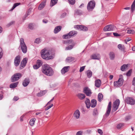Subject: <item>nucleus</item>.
Returning <instances> with one entry per match:
<instances>
[{
	"mask_svg": "<svg viewBox=\"0 0 135 135\" xmlns=\"http://www.w3.org/2000/svg\"><path fill=\"white\" fill-rule=\"evenodd\" d=\"M41 71L43 74L48 76H52L54 74L52 68L47 64H44L42 65Z\"/></svg>",
	"mask_w": 135,
	"mask_h": 135,
	"instance_id": "nucleus-1",
	"label": "nucleus"
},
{
	"mask_svg": "<svg viewBox=\"0 0 135 135\" xmlns=\"http://www.w3.org/2000/svg\"><path fill=\"white\" fill-rule=\"evenodd\" d=\"M52 55L51 51L47 50H43L41 52V57L46 60L52 59L53 57L52 56Z\"/></svg>",
	"mask_w": 135,
	"mask_h": 135,
	"instance_id": "nucleus-2",
	"label": "nucleus"
},
{
	"mask_svg": "<svg viewBox=\"0 0 135 135\" xmlns=\"http://www.w3.org/2000/svg\"><path fill=\"white\" fill-rule=\"evenodd\" d=\"M123 75H120L118 80L114 82V85L117 87L121 86L123 84Z\"/></svg>",
	"mask_w": 135,
	"mask_h": 135,
	"instance_id": "nucleus-3",
	"label": "nucleus"
},
{
	"mask_svg": "<svg viewBox=\"0 0 135 135\" xmlns=\"http://www.w3.org/2000/svg\"><path fill=\"white\" fill-rule=\"evenodd\" d=\"M20 47L21 48L22 52L26 53L27 51V47L24 42L23 38H21L20 39Z\"/></svg>",
	"mask_w": 135,
	"mask_h": 135,
	"instance_id": "nucleus-4",
	"label": "nucleus"
},
{
	"mask_svg": "<svg viewBox=\"0 0 135 135\" xmlns=\"http://www.w3.org/2000/svg\"><path fill=\"white\" fill-rule=\"evenodd\" d=\"M112 103L111 102H109L105 113L103 116V118L104 119L108 117L110 113L111 107Z\"/></svg>",
	"mask_w": 135,
	"mask_h": 135,
	"instance_id": "nucleus-5",
	"label": "nucleus"
},
{
	"mask_svg": "<svg viewBox=\"0 0 135 135\" xmlns=\"http://www.w3.org/2000/svg\"><path fill=\"white\" fill-rule=\"evenodd\" d=\"M95 5V2L94 1H91L88 3L87 9L89 11H92L94 8Z\"/></svg>",
	"mask_w": 135,
	"mask_h": 135,
	"instance_id": "nucleus-6",
	"label": "nucleus"
},
{
	"mask_svg": "<svg viewBox=\"0 0 135 135\" xmlns=\"http://www.w3.org/2000/svg\"><path fill=\"white\" fill-rule=\"evenodd\" d=\"M77 32L75 31H70L69 33L65 35L62 36V37L64 39L69 38L72 36H74L77 34Z\"/></svg>",
	"mask_w": 135,
	"mask_h": 135,
	"instance_id": "nucleus-7",
	"label": "nucleus"
},
{
	"mask_svg": "<svg viewBox=\"0 0 135 135\" xmlns=\"http://www.w3.org/2000/svg\"><path fill=\"white\" fill-rule=\"evenodd\" d=\"M22 76V74L20 73H17L15 74L11 78L12 82H15L17 81Z\"/></svg>",
	"mask_w": 135,
	"mask_h": 135,
	"instance_id": "nucleus-8",
	"label": "nucleus"
},
{
	"mask_svg": "<svg viewBox=\"0 0 135 135\" xmlns=\"http://www.w3.org/2000/svg\"><path fill=\"white\" fill-rule=\"evenodd\" d=\"M120 104V100L119 99L116 100L113 103V109L114 111H116L118 108Z\"/></svg>",
	"mask_w": 135,
	"mask_h": 135,
	"instance_id": "nucleus-9",
	"label": "nucleus"
},
{
	"mask_svg": "<svg viewBox=\"0 0 135 135\" xmlns=\"http://www.w3.org/2000/svg\"><path fill=\"white\" fill-rule=\"evenodd\" d=\"M114 28V26L113 25H110L106 26L104 28V31H113Z\"/></svg>",
	"mask_w": 135,
	"mask_h": 135,
	"instance_id": "nucleus-10",
	"label": "nucleus"
},
{
	"mask_svg": "<svg viewBox=\"0 0 135 135\" xmlns=\"http://www.w3.org/2000/svg\"><path fill=\"white\" fill-rule=\"evenodd\" d=\"M125 102L128 104L131 105L134 104L135 101L132 98L128 97L125 100Z\"/></svg>",
	"mask_w": 135,
	"mask_h": 135,
	"instance_id": "nucleus-11",
	"label": "nucleus"
},
{
	"mask_svg": "<svg viewBox=\"0 0 135 135\" xmlns=\"http://www.w3.org/2000/svg\"><path fill=\"white\" fill-rule=\"evenodd\" d=\"M83 92L88 96H90L92 94L91 90L88 87H85L84 89Z\"/></svg>",
	"mask_w": 135,
	"mask_h": 135,
	"instance_id": "nucleus-12",
	"label": "nucleus"
},
{
	"mask_svg": "<svg viewBox=\"0 0 135 135\" xmlns=\"http://www.w3.org/2000/svg\"><path fill=\"white\" fill-rule=\"evenodd\" d=\"M74 27L76 28L78 30L84 31H86L88 30V28L87 27L82 25H77L75 26Z\"/></svg>",
	"mask_w": 135,
	"mask_h": 135,
	"instance_id": "nucleus-13",
	"label": "nucleus"
},
{
	"mask_svg": "<svg viewBox=\"0 0 135 135\" xmlns=\"http://www.w3.org/2000/svg\"><path fill=\"white\" fill-rule=\"evenodd\" d=\"M20 56L18 55L15 58L14 63L15 66H17L19 65L20 61Z\"/></svg>",
	"mask_w": 135,
	"mask_h": 135,
	"instance_id": "nucleus-14",
	"label": "nucleus"
},
{
	"mask_svg": "<svg viewBox=\"0 0 135 135\" xmlns=\"http://www.w3.org/2000/svg\"><path fill=\"white\" fill-rule=\"evenodd\" d=\"M101 81L99 79H97L95 81V85L97 88H99L101 84Z\"/></svg>",
	"mask_w": 135,
	"mask_h": 135,
	"instance_id": "nucleus-15",
	"label": "nucleus"
},
{
	"mask_svg": "<svg viewBox=\"0 0 135 135\" xmlns=\"http://www.w3.org/2000/svg\"><path fill=\"white\" fill-rule=\"evenodd\" d=\"M80 115V113L78 110H76L74 114V117L76 119H78Z\"/></svg>",
	"mask_w": 135,
	"mask_h": 135,
	"instance_id": "nucleus-16",
	"label": "nucleus"
},
{
	"mask_svg": "<svg viewBox=\"0 0 135 135\" xmlns=\"http://www.w3.org/2000/svg\"><path fill=\"white\" fill-rule=\"evenodd\" d=\"M30 83V80L28 78H25L22 82V85L24 87L27 86Z\"/></svg>",
	"mask_w": 135,
	"mask_h": 135,
	"instance_id": "nucleus-17",
	"label": "nucleus"
},
{
	"mask_svg": "<svg viewBox=\"0 0 135 135\" xmlns=\"http://www.w3.org/2000/svg\"><path fill=\"white\" fill-rule=\"evenodd\" d=\"M69 66L64 67L61 70V72L62 74H64L65 73L68 72L69 70Z\"/></svg>",
	"mask_w": 135,
	"mask_h": 135,
	"instance_id": "nucleus-18",
	"label": "nucleus"
},
{
	"mask_svg": "<svg viewBox=\"0 0 135 135\" xmlns=\"http://www.w3.org/2000/svg\"><path fill=\"white\" fill-rule=\"evenodd\" d=\"M90 58L91 59L99 60L100 58V55L99 54H93L91 56Z\"/></svg>",
	"mask_w": 135,
	"mask_h": 135,
	"instance_id": "nucleus-19",
	"label": "nucleus"
},
{
	"mask_svg": "<svg viewBox=\"0 0 135 135\" xmlns=\"http://www.w3.org/2000/svg\"><path fill=\"white\" fill-rule=\"evenodd\" d=\"M129 65L124 64L122 65L120 68V70L122 71H124L128 69V67Z\"/></svg>",
	"mask_w": 135,
	"mask_h": 135,
	"instance_id": "nucleus-20",
	"label": "nucleus"
},
{
	"mask_svg": "<svg viewBox=\"0 0 135 135\" xmlns=\"http://www.w3.org/2000/svg\"><path fill=\"white\" fill-rule=\"evenodd\" d=\"M97 105V101L95 99H92L91 101L90 106L92 108L95 107Z\"/></svg>",
	"mask_w": 135,
	"mask_h": 135,
	"instance_id": "nucleus-21",
	"label": "nucleus"
},
{
	"mask_svg": "<svg viewBox=\"0 0 135 135\" xmlns=\"http://www.w3.org/2000/svg\"><path fill=\"white\" fill-rule=\"evenodd\" d=\"M61 28L62 27L61 26H60L56 27L54 30V33H57L61 30Z\"/></svg>",
	"mask_w": 135,
	"mask_h": 135,
	"instance_id": "nucleus-22",
	"label": "nucleus"
},
{
	"mask_svg": "<svg viewBox=\"0 0 135 135\" xmlns=\"http://www.w3.org/2000/svg\"><path fill=\"white\" fill-rule=\"evenodd\" d=\"M46 1L42 2L39 5L38 8L39 10H41L46 5Z\"/></svg>",
	"mask_w": 135,
	"mask_h": 135,
	"instance_id": "nucleus-23",
	"label": "nucleus"
},
{
	"mask_svg": "<svg viewBox=\"0 0 135 135\" xmlns=\"http://www.w3.org/2000/svg\"><path fill=\"white\" fill-rule=\"evenodd\" d=\"M78 98L81 100H83L85 97V95L83 94L79 93L77 95Z\"/></svg>",
	"mask_w": 135,
	"mask_h": 135,
	"instance_id": "nucleus-24",
	"label": "nucleus"
},
{
	"mask_svg": "<svg viewBox=\"0 0 135 135\" xmlns=\"http://www.w3.org/2000/svg\"><path fill=\"white\" fill-rule=\"evenodd\" d=\"M85 104H86V107L87 108H89L90 106V100L89 99H86L85 101Z\"/></svg>",
	"mask_w": 135,
	"mask_h": 135,
	"instance_id": "nucleus-25",
	"label": "nucleus"
},
{
	"mask_svg": "<svg viewBox=\"0 0 135 135\" xmlns=\"http://www.w3.org/2000/svg\"><path fill=\"white\" fill-rule=\"evenodd\" d=\"M118 48L122 51H124L125 49V47L124 45L122 44H119L118 45Z\"/></svg>",
	"mask_w": 135,
	"mask_h": 135,
	"instance_id": "nucleus-26",
	"label": "nucleus"
},
{
	"mask_svg": "<svg viewBox=\"0 0 135 135\" xmlns=\"http://www.w3.org/2000/svg\"><path fill=\"white\" fill-rule=\"evenodd\" d=\"M36 120V119L35 118H32L31 119L29 122L30 125L32 126H33L34 125V123Z\"/></svg>",
	"mask_w": 135,
	"mask_h": 135,
	"instance_id": "nucleus-27",
	"label": "nucleus"
},
{
	"mask_svg": "<svg viewBox=\"0 0 135 135\" xmlns=\"http://www.w3.org/2000/svg\"><path fill=\"white\" fill-rule=\"evenodd\" d=\"M110 59L112 60L114 59L115 55L114 53L113 52H110L109 54Z\"/></svg>",
	"mask_w": 135,
	"mask_h": 135,
	"instance_id": "nucleus-28",
	"label": "nucleus"
},
{
	"mask_svg": "<svg viewBox=\"0 0 135 135\" xmlns=\"http://www.w3.org/2000/svg\"><path fill=\"white\" fill-rule=\"evenodd\" d=\"M103 95L101 93H99L98 95V100L100 102L103 99Z\"/></svg>",
	"mask_w": 135,
	"mask_h": 135,
	"instance_id": "nucleus-29",
	"label": "nucleus"
},
{
	"mask_svg": "<svg viewBox=\"0 0 135 135\" xmlns=\"http://www.w3.org/2000/svg\"><path fill=\"white\" fill-rule=\"evenodd\" d=\"M18 83V82H17L11 84L10 85V88H16L17 86Z\"/></svg>",
	"mask_w": 135,
	"mask_h": 135,
	"instance_id": "nucleus-30",
	"label": "nucleus"
},
{
	"mask_svg": "<svg viewBox=\"0 0 135 135\" xmlns=\"http://www.w3.org/2000/svg\"><path fill=\"white\" fill-rule=\"evenodd\" d=\"M57 0H51L50 4L51 6H52L55 5L57 3Z\"/></svg>",
	"mask_w": 135,
	"mask_h": 135,
	"instance_id": "nucleus-31",
	"label": "nucleus"
},
{
	"mask_svg": "<svg viewBox=\"0 0 135 135\" xmlns=\"http://www.w3.org/2000/svg\"><path fill=\"white\" fill-rule=\"evenodd\" d=\"M68 44L69 45L71 44V45H73L75 46V43L74 42L73 40H67Z\"/></svg>",
	"mask_w": 135,
	"mask_h": 135,
	"instance_id": "nucleus-32",
	"label": "nucleus"
},
{
	"mask_svg": "<svg viewBox=\"0 0 135 135\" xmlns=\"http://www.w3.org/2000/svg\"><path fill=\"white\" fill-rule=\"evenodd\" d=\"M86 73L88 78H90L91 76L92 73V72L90 70H88L86 72Z\"/></svg>",
	"mask_w": 135,
	"mask_h": 135,
	"instance_id": "nucleus-33",
	"label": "nucleus"
},
{
	"mask_svg": "<svg viewBox=\"0 0 135 135\" xmlns=\"http://www.w3.org/2000/svg\"><path fill=\"white\" fill-rule=\"evenodd\" d=\"M45 91H41L40 92L38 93L37 95L38 97H41L45 94Z\"/></svg>",
	"mask_w": 135,
	"mask_h": 135,
	"instance_id": "nucleus-34",
	"label": "nucleus"
},
{
	"mask_svg": "<svg viewBox=\"0 0 135 135\" xmlns=\"http://www.w3.org/2000/svg\"><path fill=\"white\" fill-rule=\"evenodd\" d=\"M127 33L129 34H134L135 33V32L133 30H128L127 31Z\"/></svg>",
	"mask_w": 135,
	"mask_h": 135,
	"instance_id": "nucleus-35",
	"label": "nucleus"
},
{
	"mask_svg": "<svg viewBox=\"0 0 135 135\" xmlns=\"http://www.w3.org/2000/svg\"><path fill=\"white\" fill-rule=\"evenodd\" d=\"M74 46L73 45H69L66 47L65 48V50H70L72 49Z\"/></svg>",
	"mask_w": 135,
	"mask_h": 135,
	"instance_id": "nucleus-36",
	"label": "nucleus"
},
{
	"mask_svg": "<svg viewBox=\"0 0 135 135\" xmlns=\"http://www.w3.org/2000/svg\"><path fill=\"white\" fill-rule=\"evenodd\" d=\"M20 3H15L12 8H11V11H12L16 7L19 5L20 4Z\"/></svg>",
	"mask_w": 135,
	"mask_h": 135,
	"instance_id": "nucleus-37",
	"label": "nucleus"
},
{
	"mask_svg": "<svg viewBox=\"0 0 135 135\" xmlns=\"http://www.w3.org/2000/svg\"><path fill=\"white\" fill-rule=\"evenodd\" d=\"M36 64L40 67L42 65V62L41 60H38L37 61Z\"/></svg>",
	"mask_w": 135,
	"mask_h": 135,
	"instance_id": "nucleus-38",
	"label": "nucleus"
},
{
	"mask_svg": "<svg viewBox=\"0 0 135 135\" xmlns=\"http://www.w3.org/2000/svg\"><path fill=\"white\" fill-rule=\"evenodd\" d=\"M82 13V12L81 11L77 10L75 11V15H81Z\"/></svg>",
	"mask_w": 135,
	"mask_h": 135,
	"instance_id": "nucleus-39",
	"label": "nucleus"
},
{
	"mask_svg": "<svg viewBox=\"0 0 135 135\" xmlns=\"http://www.w3.org/2000/svg\"><path fill=\"white\" fill-rule=\"evenodd\" d=\"M98 114V112L97 109H94L93 113V115L94 116H96Z\"/></svg>",
	"mask_w": 135,
	"mask_h": 135,
	"instance_id": "nucleus-40",
	"label": "nucleus"
},
{
	"mask_svg": "<svg viewBox=\"0 0 135 135\" xmlns=\"http://www.w3.org/2000/svg\"><path fill=\"white\" fill-rule=\"evenodd\" d=\"M123 123H121L118 124L117 126V128L119 129H120L121 127L124 126Z\"/></svg>",
	"mask_w": 135,
	"mask_h": 135,
	"instance_id": "nucleus-41",
	"label": "nucleus"
},
{
	"mask_svg": "<svg viewBox=\"0 0 135 135\" xmlns=\"http://www.w3.org/2000/svg\"><path fill=\"white\" fill-rule=\"evenodd\" d=\"M69 3L71 5H73L74 4L75 2V0H68Z\"/></svg>",
	"mask_w": 135,
	"mask_h": 135,
	"instance_id": "nucleus-42",
	"label": "nucleus"
},
{
	"mask_svg": "<svg viewBox=\"0 0 135 135\" xmlns=\"http://www.w3.org/2000/svg\"><path fill=\"white\" fill-rule=\"evenodd\" d=\"M26 65V64L21 62L20 67V69H22Z\"/></svg>",
	"mask_w": 135,
	"mask_h": 135,
	"instance_id": "nucleus-43",
	"label": "nucleus"
},
{
	"mask_svg": "<svg viewBox=\"0 0 135 135\" xmlns=\"http://www.w3.org/2000/svg\"><path fill=\"white\" fill-rule=\"evenodd\" d=\"M135 9V3H133L131 6V10L133 11Z\"/></svg>",
	"mask_w": 135,
	"mask_h": 135,
	"instance_id": "nucleus-44",
	"label": "nucleus"
},
{
	"mask_svg": "<svg viewBox=\"0 0 135 135\" xmlns=\"http://www.w3.org/2000/svg\"><path fill=\"white\" fill-rule=\"evenodd\" d=\"M132 72V70H129L127 73L126 75L128 76H130L131 73Z\"/></svg>",
	"mask_w": 135,
	"mask_h": 135,
	"instance_id": "nucleus-45",
	"label": "nucleus"
},
{
	"mask_svg": "<svg viewBox=\"0 0 135 135\" xmlns=\"http://www.w3.org/2000/svg\"><path fill=\"white\" fill-rule=\"evenodd\" d=\"M27 61V59L26 58H24L23 59L22 61L21 62L23 63V64L26 65Z\"/></svg>",
	"mask_w": 135,
	"mask_h": 135,
	"instance_id": "nucleus-46",
	"label": "nucleus"
},
{
	"mask_svg": "<svg viewBox=\"0 0 135 135\" xmlns=\"http://www.w3.org/2000/svg\"><path fill=\"white\" fill-rule=\"evenodd\" d=\"M98 132L101 135H103V134L102 131L101 129H98Z\"/></svg>",
	"mask_w": 135,
	"mask_h": 135,
	"instance_id": "nucleus-47",
	"label": "nucleus"
},
{
	"mask_svg": "<svg viewBox=\"0 0 135 135\" xmlns=\"http://www.w3.org/2000/svg\"><path fill=\"white\" fill-rule=\"evenodd\" d=\"M83 132L82 131H79L76 133V135H82Z\"/></svg>",
	"mask_w": 135,
	"mask_h": 135,
	"instance_id": "nucleus-48",
	"label": "nucleus"
},
{
	"mask_svg": "<svg viewBox=\"0 0 135 135\" xmlns=\"http://www.w3.org/2000/svg\"><path fill=\"white\" fill-rule=\"evenodd\" d=\"M28 27L30 29H33V25L32 23L30 24L29 25Z\"/></svg>",
	"mask_w": 135,
	"mask_h": 135,
	"instance_id": "nucleus-49",
	"label": "nucleus"
},
{
	"mask_svg": "<svg viewBox=\"0 0 135 135\" xmlns=\"http://www.w3.org/2000/svg\"><path fill=\"white\" fill-rule=\"evenodd\" d=\"M39 67L38 65H37V64L33 66V68L34 69H36L39 68Z\"/></svg>",
	"mask_w": 135,
	"mask_h": 135,
	"instance_id": "nucleus-50",
	"label": "nucleus"
},
{
	"mask_svg": "<svg viewBox=\"0 0 135 135\" xmlns=\"http://www.w3.org/2000/svg\"><path fill=\"white\" fill-rule=\"evenodd\" d=\"M15 21H12V22H10L7 25V26L8 27H9L11 25H12L14 23Z\"/></svg>",
	"mask_w": 135,
	"mask_h": 135,
	"instance_id": "nucleus-51",
	"label": "nucleus"
},
{
	"mask_svg": "<svg viewBox=\"0 0 135 135\" xmlns=\"http://www.w3.org/2000/svg\"><path fill=\"white\" fill-rule=\"evenodd\" d=\"M15 21H12V22H10L7 25V26L8 27H9L11 25H12L14 23Z\"/></svg>",
	"mask_w": 135,
	"mask_h": 135,
	"instance_id": "nucleus-52",
	"label": "nucleus"
},
{
	"mask_svg": "<svg viewBox=\"0 0 135 135\" xmlns=\"http://www.w3.org/2000/svg\"><path fill=\"white\" fill-rule=\"evenodd\" d=\"M53 105V104H51L50 105L48 106L47 107L46 109H45V110H48L49 109L51 108V107H52Z\"/></svg>",
	"mask_w": 135,
	"mask_h": 135,
	"instance_id": "nucleus-53",
	"label": "nucleus"
},
{
	"mask_svg": "<svg viewBox=\"0 0 135 135\" xmlns=\"http://www.w3.org/2000/svg\"><path fill=\"white\" fill-rule=\"evenodd\" d=\"M85 66H83L81 67L79 71L80 72H81L84 70L85 69Z\"/></svg>",
	"mask_w": 135,
	"mask_h": 135,
	"instance_id": "nucleus-54",
	"label": "nucleus"
},
{
	"mask_svg": "<svg viewBox=\"0 0 135 135\" xmlns=\"http://www.w3.org/2000/svg\"><path fill=\"white\" fill-rule=\"evenodd\" d=\"M131 118V117L130 116H127L126 117L125 119L126 120H128L130 119Z\"/></svg>",
	"mask_w": 135,
	"mask_h": 135,
	"instance_id": "nucleus-55",
	"label": "nucleus"
},
{
	"mask_svg": "<svg viewBox=\"0 0 135 135\" xmlns=\"http://www.w3.org/2000/svg\"><path fill=\"white\" fill-rule=\"evenodd\" d=\"M113 34L114 36H120V34L117 33H113Z\"/></svg>",
	"mask_w": 135,
	"mask_h": 135,
	"instance_id": "nucleus-56",
	"label": "nucleus"
},
{
	"mask_svg": "<svg viewBox=\"0 0 135 135\" xmlns=\"http://www.w3.org/2000/svg\"><path fill=\"white\" fill-rule=\"evenodd\" d=\"M40 42V39L39 38H37L35 41V42L37 43H39Z\"/></svg>",
	"mask_w": 135,
	"mask_h": 135,
	"instance_id": "nucleus-57",
	"label": "nucleus"
},
{
	"mask_svg": "<svg viewBox=\"0 0 135 135\" xmlns=\"http://www.w3.org/2000/svg\"><path fill=\"white\" fill-rule=\"evenodd\" d=\"M18 99H19V98L18 97L15 96V97H14V98H13V100H14L16 101H17V100H18Z\"/></svg>",
	"mask_w": 135,
	"mask_h": 135,
	"instance_id": "nucleus-58",
	"label": "nucleus"
},
{
	"mask_svg": "<svg viewBox=\"0 0 135 135\" xmlns=\"http://www.w3.org/2000/svg\"><path fill=\"white\" fill-rule=\"evenodd\" d=\"M66 13H63L61 15V17L62 18L64 17L66 15Z\"/></svg>",
	"mask_w": 135,
	"mask_h": 135,
	"instance_id": "nucleus-59",
	"label": "nucleus"
},
{
	"mask_svg": "<svg viewBox=\"0 0 135 135\" xmlns=\"http://www.w3.org/2000/svg\"><path fill=\"white\" fill-rule=\"evenodd\" d=\"M132 84L135 86V78H134L132 81Z\"/></svg>",
	"mask_w": 135,
	"mask_h": 135,
	"instance_id": "nucleus-60",
	"label": "nucleus"
},
{
	"mask_svg": "<svg viewBox=\"0 0 135 135\" xmlns=\"http://www.w3.org/2000/svg\"><path fill=\"white\" fill-rule=\"evenodd\" d=\"M43 22L45 23H46L48 22V21L46 20H43Z\"/></svg>",
	"mask_w": 135,
	"mask_h": 135,
	"instance_id": "nucleus-61",
	"label": "nucleus"
},
{
	"mask_svg": "<svg viewBox=\"0 0 135 135\" xmlns=\"http://www.w3.org/2000/svg\"><path fill=\"white\" fill-rule=\"evenodd\" d=\"M113 76L112 75H110L109 76L110 80H111L113 78Z\"/></svg>",
	"mask_w": 135,
	"mask_h": 135,
	"instance_id": "nucleus-62",
	"label": "nucleus"
},
{
	"mask_svg": "<svg viewBox=\"0 0 135 135\" xmlns=\"http://www.w3.org/2000/svg\"><path fill=\"white\" fill-rule=\"evenodd\" d=\"M23 116H21V117H20V121H23Z\"/></svg>",
	"mask_w": 135,
	"mask_h": 135,
	"instance_id": "nucleus-63",
	"label": "nucleus"
},
{
	"mask_svg": "<svg viewBox=\"0 0 135 135\" xmlns=\"http://www.w3.org/2000/svg\"><path fill=\"white\" fill-rule=\"evenodd\" d=\"M132 50L133 51H135V46H133L132 48Z\"/></svg>",
	"mask_w": 135,
	"mask_h": 135,
	"instance_id": "nucleus-64",
	"label": "nucleus"
}]
</instances>
